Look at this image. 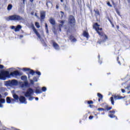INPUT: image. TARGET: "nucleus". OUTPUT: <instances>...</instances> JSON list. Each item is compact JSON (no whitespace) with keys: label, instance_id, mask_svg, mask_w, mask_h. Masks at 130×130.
Here are the masks:
<instances>
[{"label":"nucleus","instance_id":"1","mask_svg":"<svg viewBox=\"0 0 130 130\" xmlns=\"http://www.w3.org/2000/svg\"><path fill=\"white\" fill-rule=\"evenodd\" d=\"M100 25L98 24V23H95L93 25V28L94 29L100 38H101V41H98V43L101 44L102 42H106V40H108V36L105 34V32L103 31V28L102 27H99Z\"/></svg>","mask_w":130,"mask_h":130},{"label":"nucleus","instance_id":"2","mask_svg":"<svg viewBox=\"0 0 130 130\" xmlns=\"http://www.w3.org/2000/svg\"><path fill=\"white\" fill-rule=\"evenodd\" d=\"M76 27V19L73 15H70L68 19V24L64 26V29L67 30V32H71V30L75 29Z\"/></svg>","mask_w":130,"mask_h":130},{"label":"nucleus","instance_id":"3","mask_svg":"<svg viewBox=\"0 0 130 130\" xmlns=\"http://www.w3.org/2000/svg\"><path fill=\"white\" fill-rule=\"evenodd\" d=\"M7 20V21H22V20H23V17H21L20 15H13L9 16Z\"/></svg>","mask_w":130,"mask_h":130},{"label":"nucleus","instance_id":"4","mask_svg":"<svg viewBox=\"0 0 130 130\" xmlns=\"http://www.w3.org/2000/svg\"><path fill=\"white\" fill-rule=\"evenodd\" d=\"M7 78H10L9 71H1L0 73V80H3L5 81Z\"/></svg>","mask_w":130,"mask_h":130},{"label":"nucleus","instance_id":"5","mask_svg":"<svg viewBox=\"0 0 130 130\" xmlns=\"http://www.w3.org/2000/svg\"><path fill=\"white\" fill-rule=\"evenodd\" d=\"M114 99L115 100H120V99H124V96H122L119 95H114V98L111 96L110 98V101L112 105H114Z\"/></svg>","mask_w":130,"mask_h":130},{"label":"nucleus","instance_id":"6","mask_svg":"<svg viewBox=\"0 0 130 130\" xmlns=\"http://www.w3.org/2000/svg\"><path fill=\"white\" fill-rule=\"evenodd\" d=\"M33 94H34V90L33 89L29 88L26 92H24V96L25 97H30V96H32Z\"/></svg>","mask_w":130,"mask_h":130},{"label":"nucleus","instance_id":"7","mask_svg":"<svg viewBox=\"0 0 130 130\" xmlns=\"http://www.w3.org/2000/svg\"><path fill=\"white\" fill-rule=\"evenodd\" d=\"M23 71H25V72H29L28 74V79H30V78H31V76L30 75L34 76V75L35 74V71H34V70L32 69H30V68H23Z\"/></svg>","mask_w":130,"mask_h":130},{"label":"nucleus","instance_id":"8","mask_svg":"<svg viewBox=\"0 0 130 130\" xmlns=\"http://www.w3.org/2000/svg\"><path fill=\"white\" fill-rule=\"evenodd\" d=\"M112 109V107H109L108 105H106L105 106V108H99L98 109V111H109Z\"/></svg>","mask_w":130,"mask_h":130},{"label":"nucleus","instance_id":"9","mask_svg":"<svg viewBox=\"0 0 130 130\" xmlns=\"http://www.w3.org/2000/svg\"><path fill=\"white\" fill-rule=\"evenodd\" d=\"M31 28L33 30L34 33H35L37 36H38V38H39V39H41V36L40 35V34L38 32L37 29H36V28H35V26H34V24H31Z\"/></svg>","mask_w":130,"mask_h":130},{"label":"nucleus","instance_id":"10","mask_svg":"<svg viewBox=\"0 0 130 130\" xmlns=\"http://www.w3.org/2000/svg\"><path fill=\"white\" fill-rule=\"evenodd\" d=\"M21 74L18 71H14L13 72H11L10 74L9 72V78H11V77H17V76H20Z\"/></svg>","mask_w":130,"mask_h":130},{"label":"nucleus","instance_id":"11","mask_svg":"<svg viewBox=\"0 0 130 130\" xmlns=\"http://www.w3.org/2000/svg\"><path fill=\"white\" fill-rule=\"evenodd\" d=\"M46 16L45 11H41L40 12V21L41 22H44L45 17Z\"/></svg>","mask_w":130,"mask_h":130},{"label":"nucleus","instance_id":"12","mask_svg":"<svg viewBox=\"0 0 130 130\" xmlns=\"http://www.w3.org/2000/svg\"><path fill=\"white\" fill-rule=\"evenodd\" d=\"M117 61L120 66H121V64H124V59L122 58H119V57H117Z\"/></svg>","mask_w":130,"mask_h":130},{"label":"nucleus","instance_id":"13","mask_svg":"<svg viewBox=\"0 0 130 130\" xmlns=\"http://www.w3.org/2000/svg\"><path fill=\"white\" fill-rule=\"evenodd\" d=\"M19 100L21 103H27V102H26V98L23 95H21L19 96Z\"/></svg>","mask_w":130,"mask_h":130},{"label":"nucleus","instance_id":"14","mask_svg":"<svg viewBox=\"0 0 130 130\" xmlns=\"http://www.w3.org/2000/svg\"><path fill=\"white\" fill-rule=\"evenodd\" d=\"M64 22H66V20H61L60 21V23L61 24L58 25V29L60 32H61V28H62V27L64 28V25H63V24H64Z\"/></svg>","mask_w":130,"mask_h":130},{"label":"nucleus","instance_id":"15","mask_svg":"<svg viewBox=\"0 0 130 130\" xmlns=\"http://www.w3.org/2000/svg\"><path fill=\"white\" fill-rule=\"evenodd\" d=\"M49 22H50V24L51 25H52L53 27L55 29V24H56V23L55 22V20H54V19L52 18H50L49 20Z\"/></svg>","mask_w":130,"mask_h":130},{"label":"nucleus","instance_id":"16","mask_svg":"<svg viewBox=\"0 0 130 130\" xmlns=\"http://www.w3.org/2000/svg\"><path fill=\"white\" fill-rule=\"evenodd\" d=\"M83 37H85L87 39H89V32L86 30H84L82 34Z\"/></svg>","mask_w":130,"mask_h":130},{"label":"nucleus","instance_id":"17","mask_svg":"<svg viewBox=\"0 0 130 130\" xmlns=\"http://www.w3.org/2000/svg\"><path fill=\"white\" fill-rule=\"evenodd\" d=\"M53 47L56 50L59 49V46L55 42H53Z\"/></svg>","mask_w":130,"mask_h":130},{"label":"nucleus","instance_id":"18","mask_svg":"<svg viewBox=\"0 0 130 130\" xmlns=\"http://www.w3.org/2000/svg\"><path fill=\"white\" fill-rule=\"evenodd\" d=\"M10 84H11V85H12L13 86H17V85H18V81H17L16 80H12L10 82Z\"/></svg>","mask_w":130,"mask_h":130},{"label":"nucleus","instance_id":"19","mask_svg":"<svg viewBox=\"0 0 130 130\" xmlns=\"http://www.w3.org/2000/svg\"><path fill=\"white\" fill-rule=\"evenodd\" d=\"M35 93L36 94H41V93H42V90H41V89H40V88L37 87L36 89Z\"/></svg>","mask_w":130,"mask_h":130},{"label":"nucleus","instance_id":"20","mask_svg":"<svg viewBox=\"0 0 130 130\" xmlns=\"http://www.w3.org/2000/svg\"><path fill=\"white\" fill-rule=\"evenodd\" d=\"M22 29V26L21 25H18L15 28V31L18 32Z\"/></svg>","mask_w":130,"mask_h":130},{"label":"nucleus","instance_id":"21","mask_svg":"<svg viewBox=\"0 0 130 130\" xmlns=\"http://www.w3.org/2000/svg\"><path fill=\"white\" fill-rule=\"evenodd\" d=\"M93 12H94L95 13L94 16H95V17H98V16H100V12H99V10L98 9H94L93 10Z\"/></svg>","mask_w":130,"mask_h":130},{"label":"nucleus","instance_id":"22","mask_svg":"<svg viewBox=\"0 0 130 130\" xmlns=\"http://www.w3.org/2000/svg\"><path fill=\"white\" fill-rule=\"evenodd\" d=\"M98 96L99 97L98 101L100 102L103 99V95L100 93H98Z\"/></svg>","mask_w":130,"mask_h":130},{"label":"nucleus","instance_id":"23","mask_svg":"<svg viewBox=\"0 0 130 130\" xmlns=\"http://www.w3.org/2000/svg\"><path fill=\"white\" fill-rule=\"evenodd\" d=\"M69 39L72 42H76V41H77V39L75 38L73 35L70 36Z\"/></svg>","mask_w":130,"mask_h":130},{"label":"nucleus","instance_id":"24","mask_svg":"<svg viewBox=\"0 0 130 130\" xmlns=\"http://www.w3.org/2000/svg\"><path fill=\"white\" fill-rule=\"evenodd\" d=\"M11 99L10 97H9V96L7 97V98H6L7 103H8V104H10V103H11Z\"/></svg>","mask_w":130,"mask_h":130},{"label":"nucleus","instance_id":"25","mask_svg":"<svg viewBox=\"0 0 130 130\" xmlns=\"http://www.w3.org/2000/svg\"><path fill=\"white\" fill-rule=\"evenodd\" d=\"M29 87V83H28V81H25L24 84H22V86L24 87Z\"/></svg>","mask_w":130,"mask_h":130},{"label":"nucleus","instance_id":"26","mask_svg":"<svg viewBox=\"0 0 130 130\" xmlns=\"http://www.w3.org/2000/svg\"><path fill=\"white\" fill-rule=\"evenodd\" d=\"M13 98L14 99H15V100H19V96L18 95H17L16 94H13Z\"/></svg>","mask_w":130,"mask_h":130},{"label":"nucleus","instance_id":"27","mask_svg":"<svg viewBox=\"0 0 130 130\" xmlns=\"http://www.w3.org/2000/svg\"><path fill=\"white\" fill-rule=\"evenodd\" d=\"M13 9V5L12 4H9L7 7L8 11H11V9Z\"/></svg>","mask_w":130,"mask_h":130},{"label":"nucleus","instance_id":"28","mask_svg":"<svg viewBox=\"0 0 130 130\" xmlns=\"http://www.w3.org/2000/svg\"><path fill=\"white\" fill-rule=\"evenodd\" d=\"M21 79L22 81H27V77L26 76H21Z\"/></svg>","mask_w":130,"mask_h":130},{"label":"nucleus","instance_id":"29","mask_svg":"<svg viewBox=\"0 0 130 130\" xmlns=\"http://www.w3.org/2000/svg\"><path fill=\"white\" fill-rule=\"evenodd\" d=\"M35 26L37 28H40V25L39 24V22H35Z\"/></svg>","mask_w":130,"mask_h":130},{"label":"nucleus","instance_id":"30","mask_svg":"<svg viewBox=\"0 0 130 130\" xmlns=\"http://www.w3.org/2000/svg\"><path fill=\"white\" fill-rule=\"evenodd\" d=\"M0 103H6V100H5V99H0Z\"/></svg>","mask_w":130,"mask_h":130},{"label":"nucleus","instance_id":"31","mask_svg":"<svg viewBox=\"0 0 130 130\" xmlns=\"http://www.w3.org/2000/svg\"><path fill=\"white\" fill-rule=\"evenodd\" d=\"M36 74H37V75L38 76H41V73L40 71H36V72H35Z\"/></svg>","mask_w":130,"mask_h":130},{"label":"nucleus","instance_id":"32","mask_svg":"<svg viewBox=\"0 0 130 130\" xmlns=\"http://www.w3.org/2000/svg\"><path fill=\"white\" fill-rule=\"evenodd\" d=\"M42 92H46V90H47V88L46 87H43L42 88Z\"/></svg>","mask_w":130,"mask_h":130},{"label":"nucleus","instance_id":"33","mask_svg":"<svg viewBox=\"0 0 130 130\" xmlns=\"http://www.w3.org/2000/svg\"><path fill=\"white\" fill-rule=\"evenodd\" d=\"M109 117H110L111 118H114V117H115V115H114V114H111L109 115Z\"/></svg>","mask_w":130,"mask_h":130},{"label":"nucleus","instance_id":"34","mask_svg":"<svg viewBox=\"0 0 130 130\" xmlns=\"http://www.w3.org/2000/svg\"><path fill=\"white\" fill-rule=\"evenodd\" d=\"M33 80L35 82H38V78L36 77H34Z\"/></svg>","mask_w":130,"mask_h":130},{"label":"nucleus","instance_id":"35","mask_svg":"<svg viewBox=\"0 0 130 130\" xmlns=\"http://www.w3.org/2000/svg\"><path fill=\"white\" fill-rule=\"evenodd\" d=\"M61 13V19H62L63 18V16H64V13L62 11H60Z\"/></svg>","mask_w":130,"mask_h":130},{"label":"nucleus","instance_id":"36","mask_svg":"<svg viewBox=\"0 0 130 130\" xmlns=\"http://www.w3.org/2000/svg\"><path fill=\"white\" fill-rule=\"evenodd\" d=\"M93 101H87V104L90 105L91 104H93Z\"/></svg>","mask_w":130,"mask_h":130},{"label":"nucleus","instance_id":"37","mask_svg":"<svg viewBox=\"0 0 130 130\" xmlns=\"http://www.w3.org/2000/svg\"><path fill=\"white\" fill-rule=\"evenodd\" d=\"M28 100H29L30 101H32V100H33V99H34V98L33 96H32V95H31L30 96H28Z\"/></svg>","mask_w":130,"mask_h":130},{"label":"nucleus","instance_id":"38","mask_svg":"<svg viewBox=\"0 0 130 130\" xmlns=\"http://www.w3.org/2000/svg\"><path fill=\"white\" fill-rule=\"evenodd\" d=\"M42 43L43 44H44V46H47V45H46V43H45V42L44 41V40H42Z\"/></svg>","mask_w":130,"mask_h":130},{"label":"nucleus","instance_id":"39","mask_svg":"<svg viewBox=\"0 0 130 130\" xmlns=\"http://www.w3.org/2000/svg\"><path fill=\"white\" fill-rule=\"evenodd\" d=\"M11 103H15V102H16V100L14 99H11Z\"/></svg>","mask_w":130,"mask_h":130},{"label":"nucleus","instance_id":"40","mask_svg":"<svg viewBox=\"0 0 130 130\" xmlns=\"http://www.w3.org/2000/svg\"><path fill=\"white\" fill-rule=\"evenodd\" d=\"M108 20L109 21V22H110V23L111 24V25H112L113 27H114V25L113 24V23H112V21H111V20H110V18L108 19Z\"/></svg>","mask_w":130,"mask_h":130},{"label":"nucleus","instance_id":"41","mask_svg":"<svg viewBox=\"0 0 130 130\" xmlns=\"http://www.w3.org/2000/svg\"><path fill=\"white\" fill-rule=\"evenodd\" d=\"M107 5L109 6V7H110L111 8L112 7V5H111V4L109 3V2H108L107 3Z\"/></svg>","mask_w":130,"mask_h":130},{"label":"nucleus","instance_id":"42","mask_svg":"<svg viewBox=\"0 0 130 130\" xmlns=\"http://www.w3.org/2000/svg\"><path fill=\"white\" fill-rule=\"evenodd\" d=\"M45 29H46V30L48 29V25H47V23H45Z\"/></svg>","mask_w":130,"mask_h":130},{"label":"nucleus","instance_id":"43","mask_svg":"<svg viewBox=\"0 0 130 130\" xmlns=\"http://www.w3.org/2000/svg\"><path fill=\"white\" fill-rule=\"evenodd\" d=\"M34 82H35V81L33 80H30V84H31V85H34Z\"/></svg>","mask_w":130,"mask_h":130},{"label":"nucleus","instance_id":"44","mask_svg":"<svg viewBox=\"0 0 130 130\" xmlns=\"http://www.w3.org/2000/svg\"><path fill=\"white\" fill-rule=\"evenodd\" d=\"M110 113H113V114H114L115 113V111L114 110H112L109 111Z\"/></svg>","mask_w":130,"mask_h":130},{"label":"nucleus","instance_id":"45","mask_svg":"<svg viewBox=\"0 0 130 130\" xmlns=\"http://www.w3.org/2000/svg\"><path fill=\"white\" fill-rule=\"evenodd\" d=\"M116 12L117 14L119 15V16H120V13L119 12V11H118V10L116 9Z\"/></svg>","mask_w":130,"mask_h":130},{"label":"nucleus","instance_id":"46","mask_svg":"<svg viewBox=\"0 0 130 130\" xmlns=\"http://www.w3.org/2000/svg\"><path fill=\"white\" fill-rule=\"evenodd\" d=\"M89 107H90V108H93V107H94V106L93 105H89Z\"/></svg>","mask_w":130,"mask_h":130},{"label":"nucleus","instance_id":"47","mask_svg":"<svg viewBox=\"0 0 130 130\" xmlns=\"http://www.w3.org/2000/svg\"><path fill=\"white\" fill-rule=\"evenodd\" d=\"M94 117V116H90L89 117V119H92V118Z\"/></svg>","mask_w":130,"mask_h":130},{"label":"nucleus","instance_id":"48","mask_svg":"<svg viewBox=\"0 0 130 130\" xmlns=\"http://www.w3.org/2000/svg\"><path fill=\"white\" fill-rule=\"evenodd\" d=\"M4 67L3 65L0 64V69H4Z\"/></svg>","mask_w":130,"mask_h":130},{"label":"nucleus","instance_id":"49","mask_svg":"<svg viewBox=\"0 0 130 130\" xmlns=\"http://www.w3.org/2000/svg\"><path fill=\"white\" fill-rule=\"evenodd\" d=\"M121 91H122V93H125V90H124V89H121Z\"/></svg>","mask_w":130,"mask_h":130},{"label":"nucleus","instance_id":"50","mask_svg":"<svg viewBox=\"0 0 130 130\" xmlns=\"http://www.w3.org/2000/svg\"><path fill=\"white\" fill-rule=\"evenodd\" d=\"M16 28V27H15V26H14V25H13V26H11V29H15Z\"/></svg>","mask_w":130,"mask_h":130},{"label":"nucleus","instance_id":"51","mask_svg":"<svg viewBox=\"0 0 130 130\" xmlns=\"http://www.w3.org/2000/svg\"><path fill=\"white\" fill-rule=\"evenodd\" d=\"M4 95H5V96H7V95H8V92H5V93H4Z\"/></svg>","mask_w":130,"mask_h":130},{"label":"nucleus","instance_id":"52","mask_svg":"<svg viewBox=\"0 0 130 130\" xmlns=\"http://www.w3.org/2000/svg\"><path fill=\"white\" fill-rule=\"evenodd\" d=\"M46 33H47V34H48V33H49V31H48V29H46Z\"/></svg>","mask_w":130,"mask_h":130},{"label":"nucleus","instance_id":"53","mask_svg":"<svg viewBox=\"0 0 130 130\" xmlns=\"http://www.w3.org/2000/svg\"><path fill=\"white\" fill-rule=\"evenodd\" d=\"M116 28H117V29L118 30V29H119V26L117 25V26H116Z\"/></svg>","mask_w":130,"mask_h":130},{"label":"nucleus","instance_id":"54","mask_svg":"<svg viewBox=\"0 0 130 130\" xmlns=\"http://www.w3.org/2000/svg\"><path fill=\"white\" fill-rule=\"evenodd\" d=\"M0 107H3V104H2V103H0Z\"/></svg>","mask_w":130,"mask_h":130},{"label":"nucleus","instance_id":"55","mask_svg":"<svg viewBox=\"0 0 130 130\" xmlns=\"http://www.w3.org/2000/svg\"><path fill=\"white\" fill-rule=\"evenodd\" d=\"M31 15H32V16H33V15H34V12H31Z\"/></svg>","mask_w":130,"mask_h":130},{"label":"nucleus","instance_id":"56","mask_svg":"<svg viewBox=\"0 0 130 130\" xmlns=\"http://www.w3.org/2000/svg\"><path fill=\"white\" fill-rule=\"evenodd\" d=\"M29 1L30 2V3H33V2H34V0H29Z\"/></svg>","mask_w":130,"mask_h":130},{"label":"nucleus","instance_id":"57","mask_svg":"<svg viewBox=\"0 0 130 130\" xmlns=\"http://www.w3.org/2000/svg\"><path fill=\"white\" fill-rule=\"evenodd\" d=\"M54 34H56V31H53Z\"/></svg>","mask_w":130,"mask_h":130},{"label":"nucleus","instance_id":"58","mask_svg":"<svg viewBox=\"0 0 130 130\" xmlns=\"http://www.w3.org/2000/svg\"><path fill=\"white\" fill-rule=\"evenodd\" d=\"M56 9H58V5L56 6Z\"/></svg>","mask_w":130,"mask_h":130},{"label":"nucleus","instance_id":"59","mask_svg":"<svg viewBox=\"0 0 130 130\" xmlns=\"http://www.w3.org/2000/svg\"><path fill=\"white\" fill-rule=\"evenodd\" d=\"M113 6H115V3L114 2H112Z\"/></svg>","mask_w":130,"mask_h":130},{"label":"nucleus","instance_id":"60","mask_svg":"<svg viewBox=\"0 0 130 130\" xmlns=\"http://www.w3.org/2000/svg\"><path fill=\"white\" fill-rule=\"evenodd\" d=\"M127 1L128 2V3L129 4H130V0H127Z\"/></svg>","mask_w":130,"mask_h":130},{"label":"nucleus","instance_id":"61","mask_svg":"<svg viewBox=\"0 0 130 130\" xmlns=\"http://www.w3.org/2000/svg\"><path fill=\"white\" fill-rule=\"evenodd\" d=\"M3 96H2V94H0V99L2 98Z\"/></svg>","mask_w":130,"mask_h":130},{"label":"nucleus","instance_id":"62","mask_svg":"<svg viewBox=\"0 0 130 130\" xmlns=\"http://www.w3.org/2000/svg\"><path fill=\"white\" fill-rule=\"evenodd\" d=\"M35 15L36 16V17H37V13H36Z\"/></svg>","mask_w":130,"mask_h":130},{"label":"nucleus","instance_id":"63","mask_svg":"<svg viewBox=\"0 0 130 130\" xmlns=\"http://www.w3.org/2000/svg\"><path fill=\"white\" fill-rule=\"evenodd\" d=\"M23 3L25 4V0H23Z\"/></svg>","mask_w":130,"mask_h":130},{"label":"nucleus","instance_id":"64","mask_svg":"<svg viewBox=\"0 0 130 130\" xmlns=\"http://www.w3.org/2000/svg\"><path fill=\"white\" fill-rule=\"evenodd\" d=\"M38 98H36V100H38Z\"/></svg>","mask_w":130,"mask_h":130}]
</instances>
